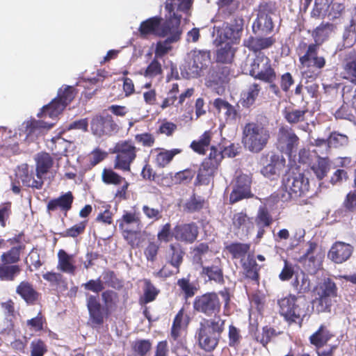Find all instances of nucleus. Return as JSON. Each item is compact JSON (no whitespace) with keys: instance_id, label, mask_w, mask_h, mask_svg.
I'll return each mask as SVG.
<instances>
[{"instance_id":"f257e3e1","label":"nucleus","mask_w":356,"mask_h":356,"mask_svg":"<svg viewBox=\"0 0 356 356\" xmlns=\"http://www.w3.org/2000/svg\"><path fill=\"white\" fill-rule=\"evenodd\" d=\"M222 298L224 314L231 302L229 289L225 287L218 293L212 291L197 296L193 302V310L207 317L200 323L195 334L199 347L207 353L213 352L219 345L222 333L225 330L226 320L219 315Z\"/></svg>"},{"instance_id":"f03ea898","label":"nucleus","mask_w":356,"mask_h":356,"mask_svg":"<svg viewBox=\"0 0 356 356\" xmlns=\"http://www.w3.org/2000/svg\"><path fill=\"white\" fill-rule=\"evenodd\" d=\"M191 6V0H166L165 8L169 16L161 22L159 37H167L171 42H178L183 32L180 26L181 15L179 12L188 13Z\"/></svg>"},{"instance_id":"7ed1b4c3","label":"nucleus","mask_w":356,"mask_h":356,"mask_svg":"<svg viewBox=\"0 0 356 356\" xmlns=\"http://www.w3.org/2000/svg\"><path fill=\"white\" fill-rule=\"evenodd\" d=\"M101 305L98 296L90 295L86 299L89 319L94 326H99L104 323V317H108L117 309L119 302V295L112 289H106L102 292Z\"/></svg>"},{"instance_id":"20e7f679","label":"nucleus","mask_w":356,"mask_h":356,"mask_svg":"<svg viewBox=\"0 0 356 356\" xmlns=\"http://www.w3.org/2000/svg\"><path fill=\"white\" fill-rule=\"evenodd\" d=\"M277 304L280 315L289 325L296 323L301 327L304 320L310 316L309 305L305 296L289 294L279 300Z\"/></svg>"},{"instance_id":"39448f33","label":"nucleus","mask_w":356,"mask_h":356,"mask_svg":"<svg viewBox=\"0 0 356 356\" xmlns=\"http://www.w3.org/2000/svg\"><path fill=\"white\" fill-rule=\"evenodd\" d=\"M270 138L269 131L262 124L248 122L243 129L242 143L245 149L259 153L267 145Z\"/></svg>"},{"instance_id":"423d86ee","label":"nucleus","mask_w":356,"mask_h":356,"mask_svg":"<svg viewBox=\"0 0 356 356\" xmlns=\"http://www.w3.org/2000/svg\"><path fill=\"white\" fill-rule=\"evenodd\" d=\"M223 159L221 151L215 146H211L210 153L201 163L198 169L195 185H209L213 181L217 170Z\"/></svg>"},{"instance_id":"0eeeda50","label":"nucleus","mask_w":356,"mask_h":356,"mask_svg":"<svg viewBox=\"0 0 356 356\" xmlns=\"http://www.w3.org/2000/svg\"><path fill=\"white\" fill-rule=\"evenodd\" d=\"M138 149L131 140L116 143L112 152L115 154L113 168L122 172H130L131 165L137 157Z\"/></svg>"},{"instance_id":"6e6552de","label":"nucleus","mask_w":356,"mask_h":356,"mask_svg":"<svg viewBox=\"0 0 356 356\" xmlns=\"http://www.w3.org/2000/svg\"><path fill=\"white\" fill-rule=\"evenodd\" d=\"M117 222L124 239L131 247H134L141 229L140 213L136 211H124L122 217L117 220Z\"/></svg>"},{"instance_id":"1a4fd4ad","label":"nucleus","mask_w":356,"mask_h":356,"mask_svg":"<svg viewBox=\"0 0 356 356\" xmlns=\"http://www.w3.org/2000/svg\"><path fill=\"white\" fill-rule=\"evenodd\" d=\"M282 188L287 193L286 197L283 195L286 201L306 197L309 192V179L303 173H290L283 178Z\"/></svg>"},{"instance_id":"9d476101","label":"nucleus","mask_w":356,"mask_h":356,"mask_svg":"<svg viewBox=\"0 0 356 356\" xmlns=\"http://www.w3.org/2000/svg\"><path fill=\"white\" fill-rule=\"evenodd\" d=\"M250 75L263 82H272L277 79V74L270 59L263 52H259L253 59L250 65Z\"/></svg>"},{"instance_id":"9b49d317","label":"nucleus","mask_w":356,"mask_h":356,"mask_svg":"<svg viewBox=\"0 0 356 356\" xmlns=\"http://www.w3.org/2000/svg\"><path fill=\"white\" fill-rule=\"evenodd\" d=\"M244 19L242 16L234 15L229 22H225L218 30L220 43L237 44L240 42L243 31Z\"/></svg>"},{"instance_id":"f8f14e48","label":"nucleus","mask_w":356,"mask_h":356,"mask_svg":"<svg viewBox=\"0 0 356 356\" xmlns=\"http://www.w3.org/2000/svg\"><path fill=\"white\" fill-rule=\"evenodd\" d=\"M318 48L316 44L307 45L305 42L301 41L297 48L300 64L304 67H313L318 70L323 68L326 61L323 56H318Z\"/></svg>"},{"instance_id":"ddd939ff","label":"nucleus","mask_w":356,"mask_h":356,"mask_svg":"<svg viewBox=\"0 0 356 356\" xmlns=\"http://www.w3.org/2000/svg\"><path fill=\"white\" fill-rule=\"evenodd\" d=\"M259 162L263 165L261 173L268 178L280 175L286 167V159L284 156L275 152L263 154Z\"/></svg>"},{"instance_id":"4468645a","label":"nucleus","mask_w":356,"mask_h":356,"mask_svg":"<svg viewBox=\"0 0 356 356\" xmlns=\"http://www.w3.org/2000/svg\"><path fill=\"white\" fill-rule=\"evenodd\" d=\"M191 60L186 72L188 78H197L202 75L211 63V53L207 50H192L189 54Z\"/></svg>"},{"instance_id":"2eb2a0df","label":"nucleus","mask_w":356,"mask_h":356,"mask_svg":"<svg viewBox=\"0 0 356 356\" xmlns=\"http://www.w3.org/2000/svg\"><path fill=\"white\" fill-rule=\"evenodd\" d=\"M173 236L177 241L193 244L199 236V227L195 222L178 224L173 228Z\"/></svg>"},{"instance_id":"dca6fc26","label":"nucleus","mask_w":356,"mask_h":356,"mask_svg":"<svg viewBox=\"0 0 356 356\" xmlns=\"http://www.w3.org/2000/svg\"><path fill=\"white\" fill-rule=\"evenodd\" d=\"M201 275L202 277H207L209 282H213L220 285L224 284V270L221 259L216 257L211 265L202 266Z\"/></svg>"},{"instance_id":"f3484780","label":"nucleus","mask_w":356,"mask_h":356,"mask_svg":"<svg viewBox=\"0 0 356 356\" xmlns=\"http://www.w3.org/2000/svg\"><path fill=\"white\" fill-rule=\"evenodd\" d=\"M299 138L291 128L281 127L278 131V141L283 145V150L289 155H291L299 144Z\"/></svg>"},{"instance_id":"a211bd4d","label":"nucleus","mask_w":356,"mask_h":356,"mask_svg":"<svg viewBox=\"0 0 356 356\" xmlns=\"http://www.w3.org/2000/svg\"><path fill=\"white\" fill-rule=\"evenodd\" d=\"M185 251L179 243L169 244L165 250L166 262L176 269V273H179V268L184 261Z\"/></svg>"},{"instance_id":"6ab92c4d","label":"nucleus","mask_w":356,"mask_h":356,"mask_svg":"<svg viewBox=\"0 0 356 356\" xmlns=\"http://www.w3.org/2000/svg\"><path fill=\"white\" fill-rule=\"evenodd\" d=\"M353 248L348 243L337 241L328 252V257L336 264H342L351 256Z\"/></svg>"},{"instance_id":"aec40b11","label":"nucleus","mask_w":356,"mask_h":356,"mask_svg":"<svg viewBox=\"0 0 356 356\" xmlns=\"http://www.w3.org/2000/svg\"><path fill=\"white\" fill-rule=\"evenodd\" d=\"M73 201L72 193L68 191L57 198L50 200L47 203V209L48 211L60 210L66 216L67 212L72 209Z\"/></svg>"},{"instance_id":"412c9836","label":"nucleus","mask_w":356,"mask_h":356,"mask_svg":"<svg viewBox=\"0 0 356 356\" xmlns=\"http://www.w3.org/2000/svg\"><path fill=\"white\" fill-rule=\"evenodd\" d=\"M162 17L154 16L143 21L138 29L140 38L145 39L149 35L159 36Z\"/></svg>"},{"instance_id":"4be33fe9","label":"nucleus","mask_w":356,"mask_h":356,"mask_svg":"<svg viewBox=\"0 0 356 356\" xmlns=\"http://www.w3.org/2000/svg\"><path fill=\"white\" fill-rule=\"evenodd\" d=\"M16 293L25 301L27 305H33L39 300L40 293L34 286L29 281L24 280L16 286Z\"/></svg>"},{"instance_id":"5701e85b","label":"nucleus","mask_w":356,"mask_h":356,"mask_svg":"<svg viewBox=\"0 0 356 356\" xmlns=\"http://www.w3.org/2000/svg\"><path fill=\"white\" fill-rule=\"evenodd\" d=\"M17 177L22 181V184L26 187H31L36 189H41L44 184L42 177H34L33 170H29L27 164L22 165L17 173Z\"/></svg>"},{"instance_id":"b1692460","label":"nucleus","mask_w":356,"mask_h":356,"mask_svg":"<svg viewBox=\"0 0 356 356\" xmlns=\"http://www.w3.org/2000/svg\"><path fill=\"white\" fill-rule=\"evenodd\" d=\"M244 277L254 282L257 285L259 284L260 266L257 263L253 255L248 254L245 259L241 261Z\"/></svg>"},{"instance_id":"393cba45","label":"nucleus","mask_w":356,"mask_h":356,"mask_svg":"<svg viewBox=\"0 0 356 356\" xmlns=\"http://www.w3.org/2000/svg\"><path fill=\"white\" fill-rule=\"evenodd\" d=\"M156 152L154 158V163L159 168H165L168 167L172 161L174 157L182 152L180 148H173L171 149H165L163 148L154 149Z\"/></svg>"},{"instance_id":"a878e982","label":"nucleus","mask_w":356,"mask_h":356,"mask_svg":"<svg viewBox=\"0 0 356 356\" xmlns=\"http://www.w3.org/2000/svg\"><path fill=\"white\" fill-rule=\"evenodd\" d=\"M334 336V334L326 325L321 324L318 330L309 337V340L312 345L319 349L326 346Z\"/></svg>"},{"instance_id":"bb28decb","label":"nucleus","mask_w":356,"mask_h":356,"mask_svg":"<svg viewBox=\"0 0 356 356\" xmlns=\"http://www.w3.org/2000/svg\"><path fill=\"white\" fill-rule=\"evenodd\" d=\"M35 161V175L43 178L53 167L54 159L49 153L40 152L36 155Z\"/></svg>"},{"instance_id":"cd10ccee","label":"nucleus","mask_w":356,"mask_h":356,"mask_svg":"<svg viewBox=\"0 0 356 356\" xmlns=\"http://www.w3.org/2000/svg\"><path fill=\"white\" fill-rule=\"evenodd\" d=\"M261 87L257 83L250 84L245 90L242 91L239 102L243 107L249 108L254 104L258 98Z\"/></svg>"},{"instance_id":"c85d7f7f","label":"nucleus","mask_w":356,"mask_h":356,"mask_svg":"<svg viewBox=\"0 0 356 356\" xmlns=\"http://www.w3.org/2000/svg\"><path fill=\"white\" fill-rule=\"evenodd\" d=\"M234 45L227 42L220 43L216 53V62L225 64L232 63L236 51V48Z\"/></svg>"},{"instance_id":"c756f323","label":"nucleus","mask_w":356,"mask_h":356,"mask_svg":"<svg viewBox=\"0 0 356 356\" xmlns=\"http://www.w3.org/2000/svg\"><path fill=\"white\" fill-rule=\"evenodd\" d=\"M58 268L63 273L74 275L76 267L74 265V255L67 254L64 250L58 252Z\"/></svg>"},{"instance_id":"7c9ffc66","label":"nucleus","mask_w":356,"mask_h":356,"mask_svg":"<svg viewBox=\"0 0 356 356\" xmlns=\"http://www.w3.org/2000/svg\"><path fill=\"white\" fill-rule=\"evenodd\" d=\"M213 105L218 113H220L223 111L226 121L235 120L236 119L238 115L237 110L227 101L218 97L214 99Z\"/></svg>"},{"instance_id":"2f4dec72","label":"nucleus","mask_w":356,"mask_h":356,"mask_svg":"<svg viewBox=\"0 0 356 356\" xmlns=\"http://www.w3.org/2000/svg\"><path fill=\"white\" fill-rule=\"evenodd\" d=\"M21 271L20 266L1 261L0 263V281L13 282L20 274Z\"/></svg>"},{"instance_id":"473e14b6","label":"nucleus","mask_w":356,"mask_h":356,"mask_svg":"<svg viewBox=\"0 0 356 356\" xmlns=\"http://www.w3.org/2000/svg\"><path fill=\"white\" fill-rule=\"evenodd\" d=\"M65 108L58 99H54L49 104L44 106L37 116L40 118L47 116L54 118L57 117Z\"/></svg>"},{"instance_id":"72a5a7b5","label":"nucleus","mask_w":356,"mask_h":356,"mask_svg":"<svg viewBox=\"0 0 356 356\" xmlns=\"http://www.w3.org/2000/svg\"><path fill=\"white\" fill-rule=\"evenodd\" d=\"M225 250L231 254L232 259H245V255L250 250V244L241 242H233L225 246Z\"/></svg>"},{"instance_id":"f704fd0d","label":"nucleus","mask_w":356,"mask_h":356,"mask_svg":"<svg viewBox=\"0 0 356 356\" xmlns=\"http://www.w3.org/2000/svg\"><path fill=\"white\" fill-rule=\"evenodd\" d=\"M143 283V294L140 296L139 302L141 305H146L156 299L160 293V290L157 289L149 279H144Z\"/></svg>"},{"instance_id":"c9c22d12","label":"nucleus","mask_w":356,"mask_h":356,"mask_svg":"<svg viewBox=\"0 0 356 356\" xmlns=\"http://www.w3.org/2000/svg\"><path fill=\"white\" fill-rule=\"evenodd\" d=\"M337 296H329L325 295H316L312 300L313 309L315 308L318 313L330 312L334 303V299Z\"/></svg>"},{"instance_id":"e433bc0d","label":"nucleus","mask_w":356,"mask_h":356,"mask_svg":"<svg viewBox=\"0 0 356 356\" xmlns=\"http://www.w3.org/2000/svg\"><path fill=\"white\" fill-rule=\"evenodd\" d=\"M211 134L209 131H204L198 140H194L191 142L190 147L195 153L204 155L211 143Z\"/></svg>"},{"instance_id":"4c0bfd02","label":"nucleus","mask_w":356,"mask_h":356,"mask_svg":"<svg viewBox=\"0 0 356 356\" xmlns=\"http://www.w3.org/2000/svg\"><path fill=\"white\" fill-rule=\"evenodd\" d=\"M316 295L337 296L338 288L334 280L325 277L316 286Z\"/></svg>"},{"instance_id":"58836bf2","label":"nucleus","mask_w":356,"mask_h":356,"mask_svg":"<svg viewBox=\"0 0 356 356\" xmlns=\"http://www.w3.org/2000/svg\"><path fill=\"white\" fill-rule=\"evenodd\" d=\"M274 24L269 15L257 16L252 25L254 33L261 31V34H268L273 30Z\"/></svg>"},{"instance_id":"ea45409f","label":"nucleus","mask_w":356,"mask_h":356,"mask_svg":"<svg viewBox=\"0 0 356 356\" xmlns=\"http://www.w3.org/2000/svg\"><path fill=\"white\" fill-rule=\"evenodd\" d=\"M343 70L344 78L356 83V52L350 53L345 58Z\"/></svg>"},{"instance_id":"a19ab883","label":"nucleus","mask_w":356,"mask_h":356,"mask_svg":"<svg viewBox=\"0 0 356 356\" xmlns=\"http://www.w3.org/2000/svg\"><path fill=\"white\" fill-rule=\"evenodd\" d=\"M307 113V108L297 109L286 108L283 111V115L284 119L288 123L291 124H295L304 122L305 120V115Z\"/></svg>"},{"instance_id":"79ce46f5","label":"nucleus","mask_w":356,"mask_h":356,"mask_svg":"<svg viewBox=\"0 0 356 356\" xmlns=\"http://www.w3.org/2000/svg\"><path fill=\"white\" fill-rule=\"evenodd\" d=\"M292 286L298 293L303 294L310 290L311 282L307 274L303 271L297 273L292 282Z\"/></svg>"},{"instance_id":"37998d69","label":"nucleus","mask_w":356,"mask_h":356,"mask_svg":"<svg viewBox=\"0 0 356 356\" xmlns=\"http://www.w3.org/2000/svg\"><path fill=\"white\" fill-rule=\"evenodd\" d=\"M149 339H136L131 343V350L136 356H145L152 349Z\"/></svg>"},{"instance_id":"c03bdc74","label":"nucleus","mask_w":356,"mask_h":356,"mask_svg":"<svg viewBox=\"0 0 356 356\" xmlns=\"http://www.w3.org/2000/svg\"><path fill=\"white\" fill-rule=\"evenodd\" d=\"M177 285L186 299L192 298L197 291V288L190 281L189 277H182L177 280Z\"/></svg>"},{"instance_id":"a18cd8bd","label":"nucleus","mask_w":356,"mask_h":356,"mask_svg":"<svg viewBox=\"0 0 356 356\" xmlns=\"http://www.w3.org/2000/svg\"><path fill=\"white\" fill-rule=\"evenodd\" d=\"M280 333V332H277L273 327L269 325H265L262 327V332L256 335L254 339L264 347H266L271 341V339L277 336Z\"/></svg>"},{"instance_id":"49530a36","label":"nucleus","mask_w":356,"mask_h":356,"mask_svg":"<svg viewBox=\"0 0 356 356\" xmlns=\"http://www.w3.org/2000/svg\"><path fill=\"white\" fill-rule=\"evenodd\" d=\"M316 177L321 180L327 174L330 170V161L327 158L319 157L317 163L312 167Z\"/></svg>"},{"instance_id":"de8ad7c7","label":"nucleus","mask_w":356,"mask_h":356,"mask_svg":"<svg viewBox=\"0 0 356 356\" xmlns=\"http://www.w3.org/2000/svg\"><path fill=\"white\" fill-rule=\"evenodd\" d=\"M105 284L112 289L115 290H121L124 287V281L117 277V275L113 270H105L103 273Z\"/></svg>"},{"instance_id":"09e8293b","label":"nucleus","mask_w":356,"mask_h":356,"mask_svg":"<svg viewBox=\"0 0 356 356\" xmlns=\"http://www.w3.org/2000/svg\"><path fill=\"white\" fill-rule=\"evenodd\" d=\"M204 204L205 200L203 197L193 194L186 202L184 209L188 213L198 212L204 207Z\"/></svg>"},{"instance_id":"8fccbe9b","label":"nucleus","mask_w":356,"mask_h":356,"mask_svg":"<svg viewBox=\"0 0 356 356\" xmlns=\"http://www.w3.org/2000/svg\"><path fill=\"white\" fill-rule=\"evenodd\" d=\"M273 222V217L266 207H260L255 217L257 227H270Z\"/></svg>"},{"instance_id":"3c124183","label":"nucleus","mask_w":356,"mask_h":356,"mask_svg":"<svg viewBox=\"0 0 356 356\" xmlns=\"http://www.w3.org/2000/svg\"><path fill=\"white\" fill-rule=\"evenodd\" d=\"M330 26L331 24L329 23H321L318 26H317L312 33V36L314 40V43H312V44H316L318 47L321 46L327 38L326 30Z\"/></svg>"},{"instance_id":"603ef678","label":"nucleus","mask_w":356,"mask_h":356,"mask_svg":"<svg viewBox=\"0 0 356 356\" xmlns=\"http://www.w3.org/2000/svg\"><path fill=\"white\" fill-rule=\"evenodd\" d=\"M230 75V68L227 66L218 67L211 74L212 82L216 85H221L228 82Z\"/></svg>"},{"instance_id":"864d4df0","label":"nucleus","mask_w":356,"mask_h":356,"mask_svg":"<svg viewBox=\"0 0 356 356\" xmlns=\"http://www.w3.org/2000/svg\"><path fill=\"white\" fill-rule=\"evenodd\" d=\"M102 179L106 184L119 185L124 179L111 168H104L102 173Z\"/></svg>"},{"instance_id":"5fc2aeb1","label":"nucleus","mask_w":356,"mask_h":356,"mask_svg":"<svg viewBox=\"0 0 356 356\" xmlns=\"http://www.w3.org/2000/svg\"><path fill=\"white\" fill-rule=\"evenodd\" d=\"M242 336L241 330L233 324L228 328V345L231 348H237L241 344Z\"/></svg>"},{"instance_id":"6e6d98bb","label":"nucleus","mask_w":356,"mask_h":356,"mask_svg":"<svg viewBox=\"0 0 356 356\" xmlns=\"http://www.w3.org/2000/svg\"><path fill=\"white\" fill-rule=\"evenodd\" d=\"M88 225V220H83L80 222L75 224L72 227L67 229L63 233H60L62 237H72L76 238L85 232L86 228Z\"/></svg>"},{"instance_id":"4d7b16f0","label":"nucleus","mask_w":356,"mask_h":356,"mask_svg":"<svg viewBox=\"0 0 356 356\" xmlns=\"http://www.w3.org/2000/svg\"><path fill=\"white\" fill-rule=\"evenodd\" d=\"M160 250V244L156 241H149L144 249V255L148 262L154 263Z\"/></svg>"},{"instance_id":"13d9d810","label":"nucleus","mask_w":356,"mask_h":356,"mask_svg":"<svg viewBox=\"0 0 356 356\" xmlns=\"http://www.w3.org/2000/svg\"><path fill=\"white\" fill-rule=\"evenodd\" d=\"M20 249L21 248H16L11 246L10 250L3 252L1 255V261L17 265V264L20 261V256L23 253L20 251Z\"/></svg>"},{"instance_id":"bf43d9fd","label":"nucleus","mask_w":356,"mask_h":356,"mask_svg":"<svg viewBox=\"0 0 356 356\" xmlns=\"http://www.w3.org/2000/svg\"><path fill=\"white\" fill-rule=\"evenodd\" d=\"M52 127V124H49L43 120L32 119L26 122L25 132L29 136L41 129H49Z\"/></svg>"},{"instance_id":"052dcab7","label":"nucleus","mask_w":356,"mask_h":356,"mask_svg":"<svg viewBox=\"0 0 356 356\" xmlns=\"http://www.w3.org/2000/svg\"><path fill=\"white\" fill-rule=\"evenodd\" d=\"M104 117L97 115L92 118L90 124L91 130L95 135L102 136L104 134H108V130L105 127Z\"/></svg>"},{"instance_id":"680f3d73","label":"nucleus","mask_w":356,"mask_h":356,"mask_svg":"<svg viewBox=\"0 0 356 356\" xmlns=\"http://www.w3.org/2000/svg\"><path fill=\"white\" fill-rule=\"evenodd\" d=\"M195 170L191 168H186L175 174L174 181L176 184H187L193 179Z\"/></svg>"},{"instance_id":"e2e57ef3","label":"nucleus","mask_w":356,"mask_h":356,"mask_svg":"<svg viewBox=\"0 0 356 356\" xmlns=\"http://www.w3.org/2000/svg\"><path fill=\"white\" fill-rule=\"evenodd\" d=\"M348 138L344 134L333 131L328 137V147L338 148L348 145Z\"/></svg>"},{"instance_id":"0e129e2a","label":"nucleus","mask_w":356,"mask_h":356,"mask_svg":"<svg viewBox=\"0 0 356 356\" xmlns=\"http://www.w3.org/2000/svg\"><path fill=\"white\" fill-rule=\"evenodd\" d=\"M26 326L31 331L40 332L43 330L44 325L46 324V318L41 312H39L35 317L26 321Z\"/></svg>"},{"instance_id":"69168bd1","label":"nucleus","mask_w":356,"mask_h":356,"mask_svg":"<svg viewBox=\"0 0 356 356\" xmlns=\"http://www.w3.org/2000/svg\"><path fill=\"white\" fill-rule=\"evenodd\" d=\"M163 69L161 64L157 58H154L153 60L146 67L143 75L148 78H154L157 76L162 75Z\"/></svg>"},{"instance_id":"338daca9","label":"nucleus","mask_w":356,"mask_h":356,"mask_svg":"<svg viewBox=\"0 0 356 356\" xmlns=\"http://www.w3.org/2000/svg\"><path fill=\"white\" fill-rule=\"evenodd\" d=\"M30 356H44L48 351L45 342L41 339H34L30 344Z\"/></svg>"},{"instance_id":"774afa93","label":"nucleus","mask_w":356,"mask_h":356,"mask_svg":"<svg viewBox=\"0 0 356 356\" xmlns=\"http://www.w3.org/2000/svg\"><path fill=\"white\" fill-rule=\"evenodd\" d=\"M343 99L356 109V83L352 86H345L343 88Z\"/></svg>"}]
</instances>
